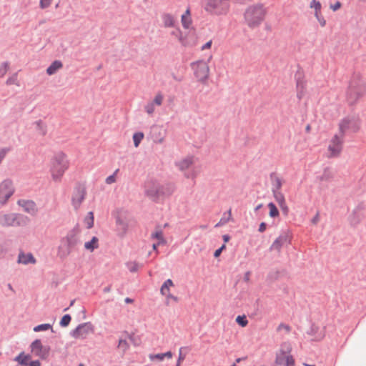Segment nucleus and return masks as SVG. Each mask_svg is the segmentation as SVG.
Returning <instances> with one entry per match:
<instances>
[{"instance_id":"obj_40","label":"nucleus","mask_w":366,"mask_h":366,"mask_svg":"<svg viewBox=\"0 0 366 366\" xmlns=\"http://www.w3.org/2000/svg\"><path fill=\"white\" fill-rule=\"evenodd\" d=\"M236 322L242 327H246L248 324V320L244 315H239L236 318Z\"/></svg>"},{"instance_id":"obj_35","label":"nucleus","mask_w":366,"mask_h":366,"mask_svg":"<svg viewBox=\"0 0 366 366\" xmlns=\"http://www.w3.org/2000/svg\"><path fill=\"white\" fill-rule=\"evenodd\" d=\"M268 207L269 209V216L271 217H277L279 216V211L274 203L270 202L268 204Z\"/></svg>"},{"instance_id":"obj_57","label":"nucleus","mask_w":366,"mask_h":366,"mask_svg":"<svg viewBox=\"0 0 366 366\" xmlns=\"http://www.w3.org/2000/svg\"><path fill=\"white\" fill-rule=\"evenodd\" d=\"M225 248H226L225 244H223L220 248H219L218 249H217L214 252V256L215 257H218L220 255V254L222 253V250H224Z\"/></svg>"},{"instance_id":"obj_12","label":"nucleus","mask_w":366,"mask_h":366,"mask_svg":"<svg viewBox=\"0 0 366 366\" xmlns=\"http://www.w3.org/2000/svg\"><path fill=\"white\" fill-rule=\"evenodd\" d=\"M86 195V190L84 187H76L73 192L71 197V203L73 207L77 209L80 207L81 203L85 199Z\"/></svg>"},{"instance_id":"obj_1","label":"nucleus","mask_w":366,"mask_h":366,"mask_svg":"<svg viewBox=\"0 0 366 366\" xmlns=\"http://www.w3.org/2000/svg\"><path fill=\"white\" fill-rule=\"evenodd\" d=\"M69 168V160L64 152L59 151L50 158L49 169L54 182H59Z\"/></svg>"},{"instance_id":"obj_42","label":"nucleus","mask_w":366,"mask_h":366,"mask_svg":"<svg viewBox=\"0 0 366 366\" xmlns=\"http://www.w3.org/2000/svg\"><path fill=\"white\" fill-rule=\"evenodd\" d=\"M146 112L148 114H152L155 111V104L154 102H150L144 107Z\"/></svg>"},{"instance_id":"obj_37","label":"nucleus","mask_w":366,"mask_h":366,"mask_svg":"<svg viewBox=\"0 0 366 366\" xmlns=\"http://www.w3.org/2000/svg\"><path fill=\"white\" fill-rule=\"evenodd\" d=\"M274 192H279L282 185V179L278 177L273 178Z\"/></svg>"},{"instance_id":"obj_17","label":"nucleus","mask_w":366,"mask_h":366,"mask_svg":"<svg viewBox=\"0 0 366 366\" xmlns=\"http://www.w3.org/2000/svg\"><path fill=\"white\" fill-rule=\"evenodd\" d=\"M174 287V283L172 280L168 279L166 280L161 287L160 292L162 295L166 296L167 300H172L175 302L178 300L177 297L170 293V288Z\"/></svg>"},{"instance_id":"obj_47","label":"nucleus","mask_w":366,"mask_h":366,"mask_svg":"<svg viewBox=\"0 0 366 366\" xmlns=\"http://www.w3.org/2000/svg\"><path fill=\"white\" fill-rule=\"evenodd\" d=\"M277 331L280 332V331H285L286 333H289L290 331H291V327L290 325H286V324H280L279 325V326L277 327Z\"/></svg>"},{"instance_id":"obj_61","label":"nucleus","mask_w":366,"mask_h":366,"mask_svg":"<svg viewBox=\"0 0 366 366\" xmlns=\"http://www.w3.org/2000/svg\"><path fill=\"white\" fill-rule=\"evenodd\" d=\"M222 238H223L224 242L226 243L229 240L230 237L228 234H224L222 236Z\"/></svg>"},{"instance_id":"obj_58","label":"nucleus","mask_w":366,"mask_h":366,"mask_svg":"<svg viewBox=\"0 0 366 366\" xmlns=\"http://www.w3.org/2000/svg\"><path fill=\"white\" fill-rule=\"evenodd\" d=\"M172 35L174 36L176 38H177L179 39V36L180 35H182V31L179 29H177L173 31H172Z\"/></svg>"},{"instance_id":"obj_21","label":"nucleus","mask_w":366,"mask_h":366,"mask_svg":"<svg viewBox=\"0 0 366 366\" xmlns=\"http://www.w3.org/2000/svg\"><path fill=\"white\" fill-rule=\"evenodd\" d=\"M146 192L149 197L154 198L158 197L159 194V187L155 183L148 182L147 184Z\"/></svg>"},{"instance_id":"obj_5","label":"nucleus","mask_w":366,"mask_h":366,"mask_svg":"<svg viewBox=\"0 0 366 366\" xmlns=\"http://www.w3.org/2000/svg\"><path fill=\"white\" fill-rule=\"evenodd\" d=\"M230 9V0H207L204 9L214 15H225Z\"/></svg>"},{"instance_id":"obj_59","label":"nucleus","mask_w":366,"mask_h":366,"mask_svg":"<svg viewBox=\"0 0 366 366\" xmlns=\"http://www.w3.org/2000/svg\"><path fill=\"white\" fill-rule=\"evenodd\" d=\"M266 224L264 222H262L260 224H259V231L260 232H263L265 231L266 229Z\"/></svg>"},{"instance_id":"obj_33","label":"nucleus","mask_w":366,"mask_h":366,"mask_svg":"<svg viewBox=\"0 0 366 366\" xmlns=\"http://www.w3.org/2000/svg\"><path fill=\"white\" fill-rule=\"evenodd\" d=\"M29 360H30V356L25 355L24 352L20 353L15 358V360L21 365H26Z\"/></svg>"},{"instance_id":"obj_48","label":"nucleus","mask_w":366,"mask_h":366,"mask_svg":"<svg viewBox=\"0 0 366 366\" xmlns=\"http://www.w3.org/2000/svg\"><path fill=\"white\" fill-rule=\"evenodd\" d=\"M315 16V18L317 19V20L318 21V22L320 23V26L322 27L325 26L326 21H325V18L323 17V16L322 15V13L319 14H317Z\"/></svg>"},{"instance_id":"obj_19","label":"nucleus","mask_w":366,"mask_h":366,"mask_svg":"<svg viewBox=\"0 0 366 366\" xmlns=\"http://www.w3.org/2000/svg\"><path fill=\"white\" fill-rule=\"evenodd\" d=\"M194 163V159L192 157H187L184 159H180L176 163L177 167L182 171L189 169L191 165Z\"/></svg>"},{"instance_id":"obj_6","label":"nucleus","mask_w":366,"mask_h":366,"mask_svg":"<svg viewBox=\"0 0 366 366\" xmlns=\"http://www.w3.org/2000/svg\"><path fill=\"white\" fill-rule=\"evenodd\" d=\"M29 219L17 214H0V224L3 227L26 226Z\"/></svg>"},{"instance_id":"obj_18","label":"nucleus","mask_w":366,"mask_h":366,"mask_svg":"<svg viewBox=\"0 0 366 366\" xmlns=\"http://www.w3.org/2000/svg\"><path fill=\"white\" fill-rule=\"evenodd\" d=\"M18 204L23 208V209L31 214L36 213V204L33 201L21 199L18 201Z\"/></svg>"},{"instance_id":"obj_36","label":"nucleus","mask_w":366,"mask_h":366,"mask_svg":"<svg viewBox=\"0 0 366 366\" xmlns=\"http://www.w3.org/2000/svg\"><path fill=\"white\" fill-rule=\"evenodd\" d=\"M6 84L8 86L11 85H19L17 74H14L10 76L6 81Z\"/></svg>"},{"instance_id":"obj_63","label":"nucleus","mask_w":366,"mask_h":366,"mask_svg":"<svg viewBox=\"0 0 366 366\" xmlns=\"http://www.w3.org/2000/svg\"><path fill=\"white\" fill-rule=\"evenodd\" d=\"M159 244H158V242L157 243H154L153 245H152V248L154 250H156L157 247L159 246Z\"/></svg>"},{"instance_id":"obj_26","label":"nucleus","mask_w":366,"mask_h":366,"mask_svg":"<svg viewBox=\"0 0 366 366\" xmlns=\"http://www.w3.org/2000/svg\"><path fill=\"white\" fill-rule=\"evenodd\" d=\"M98 247L99 239L97 237H93L90 241L84 243V248L90 252H93L95 249Z\"/></svg>"},{"instance_id":"obj_3","label":"nucleus","mask_w":366,"mask_h":366,"mask_svg":"<svg viewBox=\"0 0 366 366\" xmlns=\"http://www.w3.org/2000/svg\"><path fill=\"white\" fill-rule=\"evenodd\" d=\"M79 229L74 228L69 231L63 237L57 249V256L61 259H65L71 252L72 249L76 245L79 241Z\"/></svg>"},{"instance_id":"obj_43","label":"nucleus","mask_w":366,"mask_h":366,"mask_svg":"<svg viewBox=\"0 0 366 366\" xmlns=\"http://www.w3.org/2000/svg\"><path fill=\"white\" fill-rule=\"evenodd\" d=\"M118 347L125 352L129 348V344L127 340L121 339L119 341Z\"/></svg>"},{"instance_id":"obj_41","label":"nucleus","mask_w":366,"mask_h":366,"mask_svg":"<svg viewBox=\"0 0 366 366\" xmlns=\"http://www.w3.org/2000/svg\"><path fill=\"white\" fill-rule=\"evenodd\" d=\"M163 100L164 96L162 94L158 93L155 95L152 102H154V104L157 106H161L163 102Z\"/></svg>"},{"instance_id":"obj_30","label":"nucleus","mask_w":366,"mask_h":366,"mask_svg":"<svg viewBox=\"0 0 366 366\" xmlns=\"http://www.w3.org/2000/svg\"><path fill=\"white\" fill-rule=\"evenodd\" d=\"M94 213L92 212H88L86 216L84 219V223L86 225V228L90 229L94 226Z\"/></svg>"},{"instance_id":"obj_2","label":"nucleus","mask_w":366,"mask_h":366,"mask_svg":"<svg viewBox=\"0 0 366 366\" xmlns=\"http://www.w3.org/2000/svg\"><path fill=\"white\" fill-rule=\"evenodd\" d=\"M267 14L266 7L262 4L249 6L244 12L245 24L251 29L259 28Z\"/></svg>"},{"instance_id":"obj_10","label":"nucleus","mask_w":366,"mask_h":366,"mask_svg":"<svg viewBox=\"0 0 366 366\" xmlns=\"http://www.w3.org/2000/svg\"><path fill=\"white\" fill-rule=\"evenodd\" d=\"M31 351L35 356L46 359L50 353V347L43 345L40 340H36L31 345Z\"/></svg>"},{"instance_id":"obj_56","label":"nucleus","mask_w":366,"mask_h":366,"mask_svg":"<svg viewBox=\"0 0 366 366\" xmlns=\"http://www.w3.org/2000/svg\"><path fill=\"white\" fill-rule=\"evenodd\" d=\"M182 348L179 349V357H178V360H177V363L176 366H180L181 362L184 360V356L182 355Z\"/></svg>"},{"instance_id":"obj_29","label":"nucleus","mask_w":366,"mask_h":366,"mask_svg":"<svg viewBox=\"0 0 366 366\" xmlns=\"http://www.w3.org/2000/svg\"><path fill=\"white\" fill-rule=\"evenodd\" d=\"M274 198H275L276 201L277 202V203L279 204L280 207L282 209H284L287 212V207L285 203V199L284 195L280 192H274Z\"/></svg>"},{"instance_id":"obj_45","label":"nucleus","mask_w":366,"mask_h":366,"mask_svg":"<svg viewBox=\"0 0 366 366\" xmlns=\"http://www.w3.org/2000/svg\"><path fill=\"white\" fill-rule=\"evenodd\" d=\"M127 266L128 269L132 272H135L139 269V264L135 262H128Z\"/></svg>"},{"instance_id":"obj_8","label":"nucleus","mask_w":366,"mask_h":366,"mask_svg":"<svg viewBox=\"0 0 366 366\" xmlns=\"http://www.w3.org/2000/svg\"><path fill=\"white\" fill-rule=\"evenodd\" d=\"M292 347L290 342H285L281 345L279 352L277 353L275 363L283 365L287 362L290 366L292 365V356L290 355Z\"/></svg>"},{"instance_id":"obj_62","label":"nucleus","mask_w":366,"mask_h":366,"mask_svg":"<svg viewBox=\"0 0 366 366\" xmlns=\"http://www.w3.org/2000/svg\"><path fill=\"white\" fill-rule=\"evenodd\" d=\"M283 366H290L289 365V363H287V362H285L284 364L282 365ZM292 366H295V360L294 358L292 357Z\"/></svg>"},{"instance_id":"obj_44","label":"nucleus","mask_w":366,"mask_h":366,"mask_svg":"<svg viewBox=\"0 0 366 366\" xmlns=\"http://www.w3.org/2000/svg\"><path fill=\"white\" fill-rule=\"evenodd\" d=\"M71 316L69 315H65L63 316L60 321V325L62 327H66L69 325L70 321H71Z\"/></svg>"},{"instance_id":"obj_52","label":"nucleus","mask_w":366,"mask_h":366,"mask_svg":"<svg viewBox=\"0 0 366 366\" xmlns=\"http://www.w3.org/2000/svg\"><path fill=\"white\" fill-rule=\"evenodd\" d=\"M117 224L119 227H120L122 229V233H125V231H126V225L124 223V222L120 219H117Z\"/></svg>"},{"instance_id":"obj_7","label":"nucleus","mask_w":366,"mask_h":366,"mask_svg":"<svg viewBox=\"0 0 366 366\" xmlns=\"http://www.w3.org/2000/svg\"><path fill=\"white\" fill-rule=\"evenodd\" d=\"M194 75L198 81L204 82L209 77V67L204 60H198L191 64Z\"/></svg>"},{"instance_id":"obj_27","label":"nucleus","mask_w":366,"mask_h":366,"mask_svg":"<svg viewBox=\"0 0 366 366\" xmlns=\"http://www.w3.org/2000/svg\"><path fill=\"white\" fill-rule=\"evenodd\" d=\"M162 19L165 27H172L174 26L175 20L172 15L164 14L162 15Z\"/></svg>"},{"instance_id":"obj_14","label":"nucleus","mask_w":366,"mask_h":366,"mask_svg":"<svg viewBox=\"0 0 366 366\" xmlns=\"http://www.w3.org/2000/svg\"><path fill=\"white\" fill-rule=\"evenodd\" d=\"M179 41L184 46H193L197 43V36L194 31H189L179 36Z\"/></svg>"},{"instance_id":"obj_39","label":"nucleus","mask_w":366,"mask_h":366,"mask_svg":"<svg viewBox=\"0 0 366 366\" xmlns=\"http://www.w3.org/2000/svg\"><path fill=\"white\" fill-rule=\"evenodd\" d=\"M51 328V325L50 324H41V325L36 326L34 328V332L46 331Z\"/></svg>"},{"instance_id":"obj_38","label":"nucleus","mask_w":366,"mask_h":366,"mask_svg":"<svg viewBox=\"0 0 366 366\" xmlns=\"http://www.w3.org/2000/svg\"><path fill=\"white\" fill-rule=\"evenodd\" d=\"M9 69V64L8 62H3L0 64V78H3Z\"/></svg>"},{"instance_id":"obj_60","label":"nucleus","mask_w":366,"mask_h":366,"mask_svg":"<svg viewBox=\"0 0 366 366\" xmlns=\"http://www.w3.org/2000/svg\"><path fill=\"white\" fill-rule=\"evenodd\" d=\"M41 364L39 362V361L38 360H34V361H31L29 364V366H40Z\"/></svg>"},{"instance_id":"obj_15","label":"nucleus","mask_w":366,"mask_h":366,"mask_svg":"<svg viewBox=\"0 0 366 366\" xmlns=\"http://www.w3.org/2000/svg\"><path fill=\"white\" fill-rule=\"evenodd\" d=\"M93 332V327L89 323L79 325L73 332L72 337L76 339L85 338L89 334Z\"/></svg>"},{"instance_id":"obj_28","label":"nucleus","mask_w":366,"mask_h":366,"mask_svg":"<svg viewBox=\"0 0 366 366\" xmlns=\"http://www.w3.org/2000/svg\"><path fill=\"white\" fill-rule=\"evenodd\" d=\"M151 238L157 239L158 241V244H164L166 243V241L164 238L163 232L161 229H157L153 232L151 234Z\"/></svg>"},{"instance_id":"obj_53","label":"nucleus","mask_w":366,"mask_h":366,"mask_svg":"<svg viewBox=\"0 0 366 366\" xmlns=\"http://www.w3.org/2000/svg\"><path fill=\"white\" fill-rule=\"evenodd\" d=\"M212 41L209 40L206 44H204V45L202 46L201 50L204 51V50L209 49L212 46Z\"/></svg>"},{"instance_id":"obj_64","label":"nucleus","mask_w":366,"mask_h":366,"mask_svg":"<svg viewBox=\"0 0 366 366\" xmlns=\"http://www.w3.org/2000/svg\"><path fill=\"white\" fill-rule=\"evenodd\" d=\"M249 272H247L246 274H245V279L247 280H249Z\"/></svg>"},{"instance_id":"obj_23","label":"nucleus","mask_w":366,"mask_h":366,"mask_svg":"<svg viewBox=\"0 0 366 366\" xmlns=\"http://www.w3.org/2000/svg\"><path fill=\"white\" fill-rule=\"evenodd\" d=\"M36 259L31 253L24 254L23 252L19 253L18 257V263L26 264L29 263L34 264Z\"/></svg>"},{"instance_id":"obj_20","label":"nucleus","mask_w":366,"mask_h":366,"mask_svg":"<svg viewBox=\"0 0 366 366\" xmlns=\"http://www.w3.org/2000/svg\"><path fill=\"white\" fill-rule=\"evenodd\" d=\"M152 136L157 143H162L164 139V131L160 127H154L152 131Z\"/></svg>"},{"instance_id":"obj_46","label":"nucleus","mask_w":366,"mask_h":366,"mask_svg":"<svg viewBox=\"0 0 366 366\" xmlns=\"http://www.w3.org/2000/svg\"><path fill=\"white\" fill-rule=\"evenodd\" d=\"M53 2V0H39V6L41 9H44L49 7Z\"/></svg>"},{"instance_id":"obj_32","label":"nucleus","mask_w":366,"mask_h":366,"mask_svg":"<svg viewBox=\"0 0 366 366\" xmlns=\"http://www.w3.org/2000/svg\"><path fill=\"white\" fill-rule=\"evenodd\" d=\"M310 6L311 9H313L315 10V14H314L315 16L317 14H321L322 5L320 1H316V0H312L310 2Z\"/></svg>"},{"instance_id":"obj_34","label":"nucleus","mask_w":366,"mask_h":366,"mask_svg":"<svg viewBox=\"0 0 366 366\" xmlns=\"http://www.w3.org/2000/svg\"><path fill=\"white\" fill-rule=\"evenodd\" d=\"M144 134L142 132H137L133 135V141L135 147H138L142 140L144 139Z\"/></svg>"},{"instance_id":"obj_25","label":"nucleus","mask_w":366,"mask_h":366,"mask_svg":"<svg viewBox=\"0 0 366 366\" xmlns=\"http://www.w3.org/2000/svg\"><path fill=\"white\" fill-rule=\"evenodd\" d=\"M63 64L61 61L56 60L51 63V64L47 68L46 73L49 75L54 74L59 69H61Z\"/></svg>"},{"instance_id":"obj_51","label":"nucleus","mask_w":366,"mask_h":366,"mask_svg":"<svg viewBox=\"0 0 366 366\" xmlns=\"http://www.w3.org/2000/svg\"><path fill=\"white\" fill-rule=\"evenodd\" d=\"M36 126L41 131L42 134H46V126L41 122H37Z\"/></svg>"},{"instance_id":"obj_9","label":"nucleus","mask_w":366,"mask_h":366,"mask_svg":"<svg viewBox=\"0 0 366 366\" xmlns=\"http://www.w3.org/2000/svg\"><path fill=\"white\" fill-rule=\"evenodd\" d=\"M343 135L335 134L330 142L328 145L329 157H337L342 148Z\"/></svg>"},{"instance_id":"obj_49","label":"nucleus","mask_w":366,"mask_h":366,"mask_svg":"<svg viewBox=\"0 0 366 366\" xmlns=\"http://www.w3.org/2000/svg\"><path fill=\"white\" fill-rule=\"evenodd\" d=\"M117 172H118V170H116L114 174H113L112 175H110V176L107 177V179L105 180V182L107 184H113V183H114L116 182V173Z\"/></svg>"},{"instance_id":"obj_11","label":"nucleus","mask_w":366,"mask_h":366,"mask_svg":"<svg viewBox=\"0 0 366 366\" xmlns=\"http://www.w3.org/2000/svg\"><path fill=\"white\" fill-rule=\"evenodd\" d=\"M14 189L11 181L6 179L0 184V203L5 204L11 197Z\"/></svg>"},{"instance_id":"obj_50","label":"nucleus","mask_w":366,"mask_h":366,"mask_svg":"<svg viewBox=\"0 0 366 366\" xmlns=\"http://www.w3.org/2000/svg\"><path fill=\"white\" fill-rule=\"evenodd\" d=\"M304 89H305V87L302 84H297V89H298L297 97L299 99L302 98L303 93H304Z\"/></svg>"},{"instance_id":"obj_54","label":"nucleus","mask_w":366,"mask_h":366,"mask_svg":"<svg viewBox=\"0 0 366 366\" xmlns=\"http://www.w3.org/2000/svg\"><path fill=\"white\" fill-rule=\"evenodd\" d=\"M342 4L340 1H337L335 4H331L330 5V9L332 10H333L334 11L338 10L339 9H340Z\"/></svg>"},{"instance_id":"obj_16","label":"nucleus","mask_w":366,"mask_h":366,"mask_svg":"<svg viewBox=\"0 0 366 366\" xmlns=\"http://www.w3.org/2000/svg\"><path fill=\"white\" fill-rule=\"evenodd\" d=\"M291 236L289 234L280 235L272 243L270 249L280 252L282 247L286 243H290Z\"/></svg>"},{"instance_id":"obj_55","label":"nucleus","mask_w":366,"mask_h":366,"mask_svg":"<svg viewBox=\"0 0 366 366\" xmlns=\"http://www.w3.org/2000/svg\"><path fill=\"white\" fill-rule=\"evenodd\" d=\"M9 149H0V163L1 162V161L3 160V159L5 157L6 153L8 152Z\"/></svg>"},{"instance_id":"obj_13","label":"nucleus","mask_w":366,"mask_h":366,"mask_svg":"<svg viewBox=\"0 0 366 366\" xmlns=\"http://www.w3.org/2000/svg\"><path fill=\"white\" fill-rule=\"evenodd\" d=\"M339 127L341 134L344 135V133L347 130L357 131L360 128V124L357 119L347 117L340 122Z\"/></svg>"},{"instance_id":"obj_31","label":"nucleus","mask_w":366,"mask_h":366,"mask_svg":"<svg viewBox=\"0 0 366 366\" xmlns=\"http://www.w3.org/2000/svg\"><path fill=\"white\" fill-rule=\"evenodd\" d=\"M232 219V212L231 209H229L227 212V216L226 214H224V217L220 219L219 222L215 225L216 227L222 226L229 222Z\"/></svg>"},{"instance_id":"obj_24","label":"nucleus","mask_w":366,"mask_h":366,"mask_svg":"<svg viewBox=\"0 0 366 366\" xmlns=\"http://www.w3.org/2000/svg\"><path fill=\"white\" fill-rule=\"evenodd\" d=\"M181 22L184 28L189 29L192 24V18L190 9L188 8L185 12L182 15Z\"/></svg>"},{"instance_id":"obj_4","label":"nucleus","mask_w":366,"mask_h":366,"mask_svg":"<svg viewBox=\"0 0 366 366\" xmlns=\"http://www.w3.org/2000/svg\"><path fill=\"white\" fill-rule=\"evenodd\" d=\"M366 94V81L361 77L355 76L350 81L347 92V100L349 104L357 103Z\"/></svg>"},{"instance_id":"obj_22","label":"nucleus","mask_w":366,"mask_h":366,"mask_svg":"<svg viewBox=\"0 0 366 366\" xmlns=\"http://www.w3.org/2000/svg\"><path fill=\"white\" fill-rule=\"evenodd\" d=\"M172 357H173V354L170 351H168L164 353L150 354L149 355V360L152 362H154V361L162 362L165 358L171 359V358H172Z\"/></svg>"}]
</instances>
